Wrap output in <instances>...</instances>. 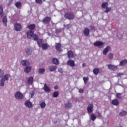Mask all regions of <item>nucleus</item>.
Returning a JSON list of instances; mask_svg holds the SVG:
<instances>
[{"mask_svg": "<svg viewBox=\"0 0 127 127\" xmlns=\"http://www.w3.org/2000/svg\"><path fill=\"white\" fill-rule=\"evenodd\" d=\"M64 17L67 19H69V20H72V19L75 18V15H74L73 13L66 12L64 14Z\"/></svg>", "mask_w": 127, "mask_h": 127, "instance_id": "f257e3e1", "label": "nucleus"}, {"mask_svg": "<svg viewBox=\"0 0 127 127\" xmlns=\"http://www.w3.org/2000/svg\"><path fill=\"white\" fill-rule=\"evenodd\" d=\"M15 98L17 100H22L23 99V94L19 91H17L15 93Z\"/></svg>", "mask_w": 127, "mask_h": 127, "instance_id": "f03ea898", "label": "nucleus"}, {"mask_svg": "<svg viewBox=\"0 0 127 127\" xmlns=\"http://www.w3.org/2000/svg\"><path fill=\"white\" fill-rule=\"evenodd\" d=\"M94 46H97L99 47V48H102V47L104 46V43L103 42H101L100 41H96L93 43Z\"/></svg>", "mask_w": 127, "mask_h": 127, "instance_id": "7ed1b4c3", "label": "nucleus"}, {"mask_svg": "<svg viewBox=\"0 0 127 127\" xmlns=\"http://www.w3.org/2000/svg\"><path fill=\"white\" fill-rule=\"evenodd\" d=\"M26 34H27V38L29 39H31V38H32L33 35L34 34V32L32 31V30H30L27 32Z\"/></svg>", "mask_w": 127, "mask_h": 127, "instance_id": "20e7f679", "label": "nucleus"}, {"mask_svg": "<svg viewBox=\"0 0 127 127\" xmlns=\"http://www.w3.org/2000/svg\"><path fill=\"white\" fill-rule=\"evenodd\" d=\"M48 69L50 72H55L57 70V66L54 65H51L49 66Z\"/></svg>", "mask_w": 127, "mask_h": 127, "instance_id": "39448f33", "label": "nucleus"}, {"mask_svg": "<svg viewBox=\"0 0 127 127\" xmlns=\"http://www.w3.org/2000/svg\"><path fill=\"white\" fill-rule=\"evenodd\" d=\"M14 29L16 31H20L21 30V25L20 24H16L14 25Z\"/></svg>", "mask_w": 127, "mask_h": 127, "instance_id": "423d86ee", "label": "nucleus"}, {"mask_svg": "<svg viewBox=\"0 0 127 127\" xmlns=\"http://www.w3.org/2000/svg\"><path fill=\"white\" fill-rule=\"evenodd\" d=\"M108 69L110 70H112L113 71H116L118 70V66L117 65H113L112 64L108 65Z\"/></svg>", "mask_w": 127, "mask_h": 127, "instance_id": "0eeeda50", "label": "nucleus"}, {"mask_svg": "<svg viewBox=\"0 0 127 127\" xmlns=\"http://www.w3.org/2000/svg\"><path fill=\"white\" fill-rule=\"evenodd\" d=\"M44 91L46 92V93H49L50 91H51V89L48 87L47 84H45L43 88Z\"/></svg>", "mask_w": 127, "mask_h": 127, "instance_id": "6e6552de", "label": "nucleus"}, {"mask_svg": "<svg viewBox=\"0 0 127 127\" xmlns=\"http://www.w3.org/2000/svg\"><path fill=\"white\" fill-rule=\"evenodd\" d=\"M24 105L28 108H32V103L29 100H26L24 103Z\"/></svg>", "mask_w": 127, "mask_h": 127, "instance_id": "1a4fd4ad", "label": "nucleus"}, {"mask_svg": "<svg viewBox=\"0 0 127 127\" xmlns=\"http://www.w3.org/2000/svg\"><path fill=\"white\" fill-rule=\"evenodd\" d=\"M67 65L70 66V67H74L75 66V62L71 60H69L67 62Z\"/></svg>", "mask_w": 127, "mask_h": 127, "instance_id": "9d476101", "label": "nucleus"}, {"mask_svg": "<svg viewBox=\"0 0 127 127\" xmlns=\"http://www.w3.org/2000/svg\"><path fill=\"white\" fill-rule=\"evenodd\" d=\"M51 18L48 17H45L44 18V19L42 20L43 23H44L45 24L46 23H48V22H50Z\"/></svg>", "mask_w": 127, "mask_h": 127, "instance_id": "9b49d317", "label": "nucleus"}, {"mask_svg": "<svg viewBox=\"0 0 127 127\" xmlns=\"http://www.w3.org/2000/svg\"><path fill=\"white\" fill-rule=\"evenodd\" d=\"M85 36H89L90 35V30L88 28H85L83 31Z\"/></svg>", "mask_w": 127, "mask_h": 127, "instance_id": "f8f14e48", "label": "nucleus"}, {"mask_svg": "<svg viewBox=\"0 0 127 127\" xmlns=\"http://www.w3.org/2000/svg\"><path fill=\"white\" fill-rule=\"evenodd\" d=\"M93 111V104H89L87 107V112L88 114H91Z\"/></svg>", "mask_w": 127, "mask_h": 127, "instance_id": "ddd939ff", "label": "nucleus"}, {"mask_svg": "<svg viewBox=\"0 0 127 127\" xmlns=\"http://www.w3.org/2000/svg\"><path fill=\"white\" fill-rule=\"evenodd\" d=\"M111 50V47L108 46L107 47L105 48V49L103 50V54L104 55H107V53L109 52Z\"/></svg>", "mask_w": 127, "mask_h": 127, "instance_id": "4468645a", "label": "nucleus"}, {"mask_svg": "<svg viewBox=\"0 0 127 127\" xmlns=\"http://www.w3.org/2000/svg\"><path fill=\"white\" fill-rule=\"evenodd\" d=\"M67 56L69 59H72V58H74V55L71 51H68L67 52Z\"/></svg>", "mask_w": 127, "mask_h": 127, "instance_id": "2eb2a0df", "label": "nucleus"}, {"mask_svg": "<svg viewBox=\"0 0 127 127\" xmlns=\"http://www.w3.org/2000/svg\"><path fill=\"white\" fill-rule=\"evenodd\" d=\"M33 80H34L33 77L31 76L29 77L27 80V82L28 85H32V84H33Z\"/></svg>", "mask_w": 127, "mask_h": 127, "instance_id": "dca6fc26", "label": "nucleus"}, {"mask_svg": "<svg viewBox=\"0 0 127 127\" xmlns=\"http://www.w3.org/2000/svg\"><path fill=\"white\" fill-rule=\"evenodd\" d=\"M52 63H53L55 65H59V60L55 58H53Z\"/></svg>", "mask_w": 127, "mask_h": 127, "instance_id": "f3484780", "label": "nucleus"}, {"mask_svg": "<svg viewBox=\"0 0 127 127\" xmlns=\"http://www.w3.org/2000/svg\"><path fill=\"white\" fill-rule=\"evenodd\" d=\"M56 49L58 51H60V52L61 51V44H60V43H56Z\"/></svg>", "mask_w": 127, "mask_h": 127, "instance_id": "a211bd4d", "label": "nucleus"}, {"mask_svg": "<svg viewBox=\"0 0 127 127\" xmlns=\"http://www.w3.org/2000/svg\"><path fill=\"white\" fill-rule=\"evenodd\" d=\"M120 66H125V65H127V60H123L119 64Z\"/></svg>", "mask_w": 127, "mask_h": 127, "instance_id": "6ab92c4d", "label": "nucleus"}, {"mask_svg": "<svg viewBox=\"0 0 127 127\" xmlns=\"http://www.w3.org/2000/svg\"><path fill=\"white\" fill-rule=\"evenodd\" d=\"M2 22L5 26H7V19L6 18V16L3 17Z\"/></svg>", "mask_w": 127, "mask_h": 127, "instance_id": "aec40b11", "label": "nucleus"}, {"mask_svg": "<svg viewBox=\"0 0 127 127\" xmlns=\"http://www.w3.org/2000/svg\"><path fill=\"white\" fill-rule=\"evenodd\" d=\"M30 71H31V66H26L24 69L25 73H29Z\"/></svg>", "mask_w": 127, "mask_h": 127, "instance_id": "412c9836", "label": "nucleus"}, {"mask_svg": "<svg viewBox=\"0 0 127 127\" xmlns=\"http://www.w3.org/2000/svg\"><path fill=\"white\" fill-rule=\"evenodd\" d=\"M127 111L125 110H122L120 113H119V116L120 117H124V116H126L127 115Z\"/></svg>", "mask_w": 127, "mask_h": 127, "instance_id": "4be33fe9", "label": "nucleus"}, {"mask_svg": "<svg viewBox=\"0 0 127 127\" xmlns=\"http://www.w3.org/2000/svg\"><path fill=\"white\" fill-rule=\"evenodd\" d=\"M65 107L66 109H69L72 107V104H71V102H68L67 103L65 104Z\"/></svg>", "mask_w": 127, "mask_h": 127, "instance_id": "5701e85b", "label": "nucleus"}, {"mask_svg": "<svg viewBox=\"0 0 127 127\" xmlns=\"http://www.w3.org/2000/svg\"><path fill=\"white\" fill-rule=\"evenodd\" d=\"M108 6H109V3L107 2L102 3L101 5V7L103 8H106V7H108Z\"/></svg>", "mask_w": 127, "mask_h": 127, "instance_id": "b1692460", "label": "nucleus"}, {"mask_svg": "<svg viewBox=\"0 0 127 127\" xmlns=\"http://www.w3.org/2000/svg\"><path fill=\"white\" fill-rule=\"evenodd\" d=\"M28 28L30 29V30H33L34 28H35V24H32L30 25L29 26H28Z\"/></svg>", "mask_w": 127, "mask_h": 127, "instance_id": "393cba45", "label": "nucleus"}, {"mask_svg": "<svg viewBox=\"0 0 127 127\" xmlns=\"http://www.w3.org/2000/svg\"><path fill=\"white\" fill-rule=\"evenodd\" d=\"M25 52L28 55H31L32 54V50L30 49H27L25 50Z\"/></svg>", "mask_w": 127, "mask_h": 127, "instance_id": "a878e982", "label": "nucleus"}, {"mask_svg": "<svg viewBox=\"0 0 127 127\" xmlns=\"http://www.w3.org/2000/svg\"><path fill=\"white\" fill-rule=\"evenodd\" d=\"M37 44L39 47L42 46V40L41 39H39L37 40Z\"/></svg>", "mask_w": 127, "mask_h": 127, "instance_id": "bb28decb", "label": "nucleus"}, {"mask_svg": "<svg viewBox=\"0 0 127 127\" xmlns=\"http://www.w3.org/2000/svg\"><path fill=\"white\" fill-rule=\"evenodd\" d=\"M10 77V75L9 74H5L3 78L2 79H4V81H8L9 78Z\"/></svg>", "mask_w": 127, "mask_h": 127, "instance_id": "cd10ccee", "label": "nucleus"}, {"mask_svg": "<svg viewBox=\"0 0 127 127\" xmlns=\"http://www.w3.org/2000/svg\"><path fill=\"white\" fill-rule=\"evenodd\" d=\"M112 105H114L115 106H118L119 105V101L117 99H115L112 102Z\"/></svg>", "mask_w": 127, "mask_h": 127, "instance_id": "c85d7f7f", "label": "nucleus"}, {"mask_svg": "<svg viewBox=\"0 0 127 127\" xmlns=\"http://www.w3.org/2000/svg\"><path fill=\"white\" fill-rule=\"evenodd\" d=\"M59 96V92L55 91L53 93V98H57Z\"/></svg>", "mask_w": 127, "mask_h": 127, "instance_id": "c756f323", "label": "nucleus"}, {"mask_svg": "<svg viewBox=\"0 0 127 127\" xmlns=\"http://www.w3.org/2000/svg\"><path fill=\"white\" fill-rule=\"evenodd\" d=\"M42 48L43 50H46V49L48 48V46H47V44L45 43L43 44V45H42Z\"/></svg>", "mask_w": 127, "mask_h": 127, "instance_id": "7c9ffc66", "label": "nucleus"}, {"mask_svg": "<svg viewBox=\"0 0 127 127\" xmlns=\"http://www.w3.org/2000/svg\"><path fill=\"white\" fill-rule=\"evenodd\" d=\"M108 58L110 60L114 59V54L111 53L108 54Z\"/></svg>", "mask_w": 127, "mask_h": 127, "instance_id": "2f4dec72", "label": "nucleus"}, {"mask_svg": "<svg viewBox=\"0 0 127 127\" xmlns=\"http://www.w3.org/2000/svg\"><path fill=\"white\" fill-rule=\"evenodd\" d=\"M4 79L2 78L1 80L0 81V85L1 87H3L4 86Z\"/></svg>", "mask_w": 127, "mask_h": 127, "instance_id": "473e14b6", "label": "nucleus"}, {"mask_svg": "<svg viewBox=\"0 0 127 127\" xmlns=\"http://www.w3.org/2000/svg\"><path fill=\"white\" fill-rule=\"evenodd\" d=\"M105 8H106V10L104 11V12H105V13H108V12H110V11H111V10H112L111 7H107Z\"/></svg>", "mask_w": 127, "mask_h": 127, "instance_id": "72a5a7b5", "label": "nucleus"}, {"mask_svg": "<svg viewBox=\"0 0 127 127\" xmlns=\"http://www.w3.org/2000/svg\"><path fill=\"white\" fill-rule=\"evenodd\" d=\"M33 38L34 40H35V41H37V40H38V35L34 34V35H33Z\"/></svg>", "mask_w": 127, "mask_h": 127, "instance_id": "f704fd0d", "label": "nucleus"}, {"mask_svg": "<svg viewBox=\"0 0 127 127\" xmlns=\"http://www.w3.org/2000/svg\"><path fill=\"white\" fill-rule=\"evenodd\" d=\"M40 107L41 108H42V109H44V108L46 107V104L45 103V102H42L40 104Z\"/></svg>", "mask_w": 127, "mask_h": 127, "instance_id": "c9c22d12", "label": "nucleus"}, {"mask_svg": "<svg viewBox=\"0 0 127 127\" xmlns=\"http://www.w3.org/2000/svg\"><path fill=\"white\" fill-rule=\"evenodd\" d=\"M45 72V69L44 68H40L39 69V73L40 74H44Z\"/></svg>", "mask_w": 127, "mask_h": 127, "instance_id": "e433bc0d", "label": "nucleus"}, {"mask_svg": "<svg viewBox=\"0 0 127 127\" xmlns=\"http://www.w3.org/2000/svg\"><path fill=\"white\" fill-rule=\"evenodd\" d=\"M93 73L95 74V75H98V74H99V69L95 68L93 70Z\"/></svg>", "mask_w": 127, "mask_h": 127, "instance_id": "4c0bfd02", "label": "nucleus"}, {"mask_svg": "<svg viewBox=\"0 0 127 127\" xmlns=\"http://www.w3.org/2000/svg\"><path fill=\"white\" fill-rule=\"evenodd\" d=\"M90 118L91 121H95L96 120V116L94 114H91Z\"/></svg>", "mask_w": 127, "mask_h": 127, "instance_id": "58836bf2", "label": "nucleus"}, {"mask_svg": "<svg viewBox=\"0 0 127 127\" xmlns=\"http://www.w3.org/2000/svg\"><path fill=\"white\" fill-rule=\"evenodd\" d=\"M88 80H89V78L85 77H83V81L85 84L87 83V82H88Z\"/></svg>", "mask_w": 127, "mask_h": 127, "instance_id": "ea45409f", "label": "nucleus"}, {"mask_svg": "<svg viewBox=\"0 0 127 127\" xmlns=\"http://www.w3.org/2000/svg\"><path fill=\"white\" fill-rule=\"evenodd\" d=\"M21 5V3L20 2H17L15 3V5L16 7H19L20 5Z\"/></svg>", "mask_w": 127, "mask_h": 127, "instance_id": "a19ab883", "label": "nucleus"}, {"mask_svg": "<svg viewBox=\"0 0 127 127\" xmlns=\"http://www.w3.org/2000/svg\"><path fill=\"white\" fill-rule=\"evenodd\" d=\"M21 64L23 66H26V61L23 60L21 61Z\"/></svg>", "mask_w": 127, "mask_h": 127, "instance_id": "79ce46f5", "label": "nucleus"}, {"mask_svg": "<svg viewBox=\"0 0 127 127\" xmlns=\"http://www.w3.org/2000/svg\"><path fill=\"white\" fill-rule=\"evenodd\" d=\"M4 73L3 72V71L0 69V77H1L3 76Z\"/></svg>", "mask_w": 127, "mask_h": 127, "instance_id": "37998d69", "label": "nucleus"}, {"mask_svg": "<svg viewBox=\"0 0 127 127\" xmlns=\"http://www.w3.org/2000/svg\"><path fill=\"white\" fill-rule=\"evenodd\" d=\"M3 13V9L2 7L0 6V15H1Z\"/></svg>", "mask_w": 127, "mask_h": 127, "instance_id": "c03bdc74", "label": "nucleus"}, {"mask_svg": "<svg viewBox=\"0 0 127 127\" xmlns=\"http://www.w3.org/2000/svg\"><path fill=\"white\" fill-rule=\"evenodd\" d=\"M58 72H59V73H61V74H62V73H63V72H64L63 68H61V67L59 68Z\"/></svg>", "mask_w": 127, "mask_h": 127, "instance_id": "a18cd8bd", "label": "nucleus"}, {"mask_svg": "<svg viewBox=\"0 0 127 127\" xmlns=\"http://www.w3.org/2000/svg\"><path fill=\"white\" fill-rule=\"evenodd\" d=\"M36 3L42 4V0H35Z\"/></svg>", "mask_w": 127, "mask_h": 127, "instance_id": "49530a36", "label": "nucleus"}, {"mask_svg": "<svg viewBox=\"0 0 127 127\" xmlns=\"http://www.w3.org/2000/svg\"><path fill=\"white\" fill-rule=\"evenodd\" d=\"M13 1V0H9V2L7 4L8 6H10V5H11V3H12Z\"/></svg>", "mask_w": 127, "mask_h": 127, "instance_id": "de8ad7c7", "label": "nucleus"}, {"mask_svg": "<svg viewBox=\"0 0 127 127\" xmlns=\"http://www.w3.org/2000/svg\"><path fill=\"white\" fill-rule=\"evenodd\" d=\"M117 36L119 39H122L123 38V34H118Z\"/></svg>", "mask_w": 127, "mask_h": 127, "instance_id": "09e8293b", "label": "nucleus"}, {"mask_svg": "<svg viewBox=\"0 0 127 127\" xmlns=\"http://www.w3.org/2000/svg\"><path fill=\"white\" fill-rule=\"evenodd\" d=\"M116 97L117 98H119V99H121L122 98V94L117 93V95H116Z\"/></svg>", "mask_w": 127, "mask_h": 127, "instance_id": "8fccbe9b", "label": "nucleus"}, {"mask_svg": "<svg viewBox=\"0 0 127 127\" xmlns=\"http://www.w3.org/2000/svg\"><path fill=\"white\" fill-rule=\"evenodd\" d=\"M124 74L123 73H119L117 74V77H122Z\"/></svg>", "mask_w": 127, "mask_h": 127, "instance_id": "3c124183", "label": "nucleus"}, {"mask_svg": "<svg viewBox=\"0 0 127 127\" xmlns=\"http://www.w3.org/2000/svg\"><path fill=\"white\" fill-rule=\"evenodd\" d=\"M89 28H90V29H91V30H95V27H94L93 26H90Z\"/></svg>", "mask_w": 127, "mask_h": 127, "instance_id": "603ef678", "label": "nucleus"}, {"mask_svg": "<svg viewBox=\"0 0 127 127\" xmlns=\"http://www.w3.org/2000/svg\"><path fill=\"white\" fill-rule=\"evenodd\" d=\"M83 92H84V90H83L82 89H79V93H83Z\"/></svg>", "mask_w": 127, "mask_h": 127, "instance_id": "864d4df0", "label": "nucleus"}, {"mask_svg": "<svg viewBox=\"0 0 127 127\" xmlns=\"http://www.w3.org/2000/svg\"><path fill=\"white\" fill-rule=\"evenodd\" d=\"M98 114L99 117H102V114H101L100 112H98Z\"/></svg>", "mask_w": 127, "mask_h": 127, "instance_id": "5fc2aeb1", "label": "nucleus"}, {"mask_svg": "<svg viewBox=\"0 0 127 127\" xmlns=\"http://www.w3.org/2000/svg\"><path fill=\"white\" fill-rule=\"evenodd\" d=\"M31 97L32 98V97H33L34 96V93L33 92H32V93H31Z\"/></svg>", "mask_w": 127, "mask_h": 127, "instance_id": "6e6d98bb", "label": "nucleus"}, {"mask_svg": "<svg viewBox=\"0 0 127 127\" xmlns=\"http://www.w3.org/2000/svg\"><path fill=\"white\" fill-rule=\"evenodd\" d=\"M86 66V64H83L82 67H85Z\"/></svg>", "mask_w": 127, "mask_h": 127, "instance_id": "4d7b16f0", "label": "nucleus"}, {"mask_svg": "<svg viewBox=\"0 0 127 127\" xmlns=\"http://www.w3.org/2000/svg\"><path fill=\"white\" fill-rule=\"evenodd\" d=\"M55 89H57V88L56 87V86L55 87Z\"/></svg>", "mask_w": 127, "mask_h": 127, "instance_id": "13d9d810", "label": "nucleus"}]
</instances>
